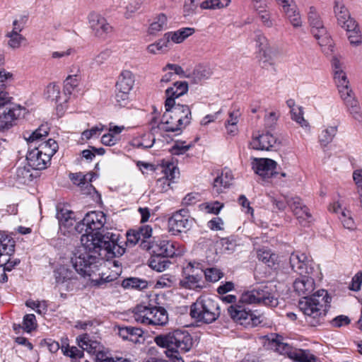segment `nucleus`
I'll return each instance as SVG.
<instances>
[{
  "label": "nucleus",
  "mask_w": 362,
  "mask_h": 362,
  "mask_svg": "<svg viewBox=\"0 0 362 362\" xmlns=\"http://www.w3.org/2000/svg\"><path fill=\"white\" fill-rule=\"evenodd\" d=\"M289 263L292 270L299 274L300 277L293 282L294 291L299 295H305L298 302V308L305 315L307 322L316 327L323 322L325 317L330 308L332 297L325 289H320L310 295L315 289L314 279L310 276L314 268L309 264L307 256L292 253Z\"/></svg>",
  "instance_id": "obj_1"
},
{
  "label": "nucleus",
  "mask_w": 362,
  "mask_h": 362,
  "mask_svg": "<svg viewBox=\"0 0 362 362\" xmlns=\"http://www.w3.org/2000/svg\"><path fill=\"white\" fill-rule=\"evenodd\" d=\"M116 235L101 233L81 235V245L71 257L75 270L81 276H92L102 259H110L124 253V248L116 243Z\"/></svg>",
  "instance_id": "obj_2"
},
{
  "label": "nucleus",
  "mask_w": 362,
  "mask_h": 362,
  "mask_svg": "<svg viewBox=\"0 0 362 362\" xmlns=\"http://www.w3.org/2000/svg\"><path fill=\"white\" fill-rule=\"evenodd\" d=\"M257 304L269 307H276L279 304L276 291L271 284H261L251 291L242 293L237 303L230 305L228 313L237 323L245 327H255L261 320L246 305Z\"/></svg>",
  "instance_id": "obj_3"
},
{
  "label": "nucleus",
  "mask_w": 362,
  "mask_h": 362,
  "mask_svg": "<svg viewBox=\"0 0 362 362\" xmlns=\"http://www.w3.org/2000/svg\"><path fill=\"white\" fill-rule=\"evenodd\" d=\"M49 133L47 124L41 125L28 137H25L29 144L26 160L29 167L35 170H43L47 167L51 158L57 152L58 144L52 139L42 141Z\"/></svg>",
  "instance_id": "obj_4"
},
{
  "label": "nucleus",
  "mask_w": 362,
  "mask_h": 362,
  "mask_svg": "<svg viewBox=\"0 0 362 362\" xmlns=\"http://www.w3.org/2000/svg\"><path fill=\"white\" fill-rule=\"evenodd\" d=\"M181 82L176 81L173 87L165 90L166 112L163 116V129L166 132H175L180 130L181 124V108L180 104L176 105L175 100L181 95Z\"/></svg>",
  "instance_id": "obj_5"
},
{
  "label": "nucleus",
  "mask_w": 362,
  "mask_h": 362,
  "mask_svg": "<svg viewBox=\"0 0 362 362\" xmlns=\"http://www.w3.org/2000/svg\"><path fill=\"white\" fill-rule=\"evenodd\" d=\"M221 315L218 303L207 296H199L190 305L189 315L197 322L210 324L215 322Z\"/></svg>",
  "instance_id": "obj_6"
},
{
  "label": "nucleus",
  "mask_w": 362,
  "mask_h": 362,
  "mask_svg": "<svg viewBox=\"0 0 362 362\" xmlns=\"http://www.w3.org/2000/svg\"><path fill=\"white\" fill-rule=\"evenodd\" d=\"M132 313L134 320L145 325L163 326L168 322L167 311L162 307L141 304Z\"/></svg>",
  "instance_id": "obj_7"
},
{
  "label": "nucleus",
  "mask_w": 362,
  "mask_h": 362,
  "mask_svg": "<svg viewBox=\"0 0 362 362\" xmlns=\"http://www.w3.org/2000/svg\"><path fill=\"white\" fill-rule=\"evenodd\" d=\"M155 342L161 347L166 348V356L171 362H181L180 346L181 343V332L175 330L167 335H159L155 337Z\"/></svg>",
  "instance_id": "obj_8"
},
{
  "label": "nucleus",
  "mask_w": 362,
  "mask_h": 362,
  "mask_svg": "<svg viewBox=\"0 0 362 362\" xmlns=\"http://www.w3.org/2000/svg\"><path fill=\"white\" fill-rule=\"evenodd\" d=\"M106 223V216L102 211L87 213L85 217L74 226V229L82 235L98 233L94 230L101 229Z\"/></svg>",
  "instance_id": "obj_9"
},
{
  "label": "nucleus",
  "mask_w": 362,
  "mask_h": 362,
  "mask_svg": "<svg viewBox=\"0 0 362 362\" xmlns=\"http://www.w3.org/2000/svg\"><path fill=\"white\" fill-rule=\"evenodd\" d=\"M308 22L311 28V33L317 40L320 46L332 47V39L324 26L319 14L315 7L311 6L308 13Z\"/></svg>",
  "instance_id": "obj_10"
},
{
  "label": "nucleus",
  "mask_w": 362,
  "mask_h": 362,
  "mask_svg": "<svg viewBox=\"0 0 362 362\" xmlns=\"http://www.w3.org/2000/svg\"><path fill=\"white\" fill-rule=\"evenodd\" d=\"M211 75V69L203 65L196 66L192 70H182V77L188 79L187 81H182V95L187 93L189 84H198L202 80L209 78Z\"/></svg>",
  "instance_id": "obj_11"
},
{
  "label": "nucleus",
  "mask_w": 362,
  "mask_h": 362,
  "mask_svg": "<svg viewBox=\"0 0 362 362\" xmlns=\"http://www.w3.org/2000/svg\"><path fill=\"white\" fill-rule=\"evenodd\" d=\"M287 204L290 209L298 220L299 223L305 227L308 226L311 221L312 215L308 206L304 204L298 197L287 196Z\"/></svg>",
  "instance_id": "obj_12"
},
{
  "label": "nucleus",
  "mask_w": 362,
  "mask_h": 362,
  "mask_svg": "<svg viewBox=\"0 0 362 362\" xmlns=\"http://www.w3.org/2000/svg\"><path fill=\"white\" fill-rule=\"evenodd\" d=\"M178 163L168 162L161 166V172L164 176L158 179L156 186L161 192H167L173 188L171 185L174 183L175 178H179L180 169L177 166Z\"/></svg>",
  "instance_id": "obj_13"
},
{
  "label": "nucleus",
  "mask_w": 362,
  "mask_h": 362,
  "mask_svg": "<svg viewBox=\"0 0 362 362\" xmlns=\"http://www.w3.org/2000/svg\"><path fill=\"white\" fill-rule=\"evenodd\" d=\"M88 23L93 35L98 38H105L112 30V26L100 13L91 12L88 16Z\"/></svg>",
  "instance_id": "obj_14"
},
{
  "label": "nucleus",
  "mask_w": 362,
  "mask_h": 362,
  "mask_svg": "<svg viewBox=\"0 0 362 362\" xmlns=\"http://www.w3.org/2000/svg\"><path fill=\"white\" fill-rule=\"evenodd\" d=\"M250 147L259 151H276L281 146V141L269 132L252 136Z\"/></svg>",
  "instance_id": "obj_15"
},
{
  "label": "nucleus",
  "mask_w": 362,
  "mask_h": 362,
  "mask_svg": "<svg viewBox=\"0 0 362 362\" xmlns=\"http://www.w3.org/2000/svg\"><path fill=\"white\" fill-rule=\"evenodd\" d=\"M277 163L271 158H254L252 162V168L255 173L264 178H269L278 173L275 171Z\"/></svg>",
  "instance_id": "obj_16"
},
{
  "label": "nucleus",
  "mask_w": 362,
  "mask_h": 362,
  "mask_svg": "<svg viewBox=\"0 0 362 362\" xmlns=\"http://www.w3.org/2000/svg\"><path fill=\"white\" fill-rule=\"evenodd\" d=\"M257 42L259 44L260 53V64L262 68L267 69L268 66L274 64V59L278 52L274 47L269 45L267 40L264 36L259 35Z\"/></svg>",
  "instance_id": "obj_17"
},
{
  "label": "nucleus",
  "mask_w": 362,
  "mask_h": 362,
  "mask_svg": "<svg viewBox=\"0 0 362 362\" xmlns=\"http://www.w3.org/2000/svg\"><path fill=\"white\" fill-rule=\"evenodd\" d=\"M334 12L337 20V23L344 29H353L356 26V21L351 17L343 0H334Z\"/></svg>",
  "instance_id": "obj_18"
},
{
  "label": "nucleus",
  "mask_w": 362,
  "mask_h": 362,
  "mask_svg": "<svg viewBox=\"0 0 362 362\" xmlns=\"http://www.w3.org/2000/svg\"><path fill=\"white\" fill-rule=\"evenodd\" d=\"M57 218L59 221V228L64 234L72 230L76 231L74 227L76 223V217L72 211L62 208L58 210Z\"/></svg>",
  "instance_id": "obj_19"
},
{
  "label": "nucleus",
  "mask_w": 362,
  "mask_h": 362,
  "mask_svg": "<svg viewBox=\"0 0 362 362\" xmlns=\"http://www.w3.org/2000/svg\"><path fill=\"white\" fill-rule=\"evenodd\" d=\"M20 115V106L6 107V110L0 113V130L8 129L11 127L13 122Z\"/></svg>",
  "instance_id": "obj_20"
},
{
  "label": "nucleus",
  "mask_w": 362,
  "mask_h": 362,
  "mask_svg": "<svg viewBox=\"0 0 362 362\" xmlns=\"http://www.w3.org/2000/svg\"><path fill=\"white\" fill-rule=\"evenodd\" d=\"M13 76L11 73L6 71L5 69L0 70V107L12 105L13 98L9 93L5 90V83L8 81H12Z\"/></svg>",
  "instance_id": "obj_21"
},
{
  "label": "nucleus",
  "mask_w": 362,
  "mask_h": 362,
  "mask_svg": "<svg viewBox=\"0 0 362 362\" xmlns=\"http://www.w3.org/2000/svg\"><path fill=\"white\" fill-rule=\"evenodd\" d=\"M135 83L134 74L129 70H123L119 74L116 83L117 90H123L124 92H131Z\"/></svg>",
  "instance_id": "obj_22"
},
{
  "label": "nucleus",
  "mask_w": 362,
  "mask_h": 362,
  "mask_svg": "<svg viewBox=\"0 0 362 362\" xmlns=\"http://www.w3.org/2000/svg\"><path fill=\"white\" fill-rule=\"evenodd\" d=\"M56 283L57 285H64L67 288L70 287V283L75 279V273L64 266H61L54 271Z\"/></svg>",
  "instance_id": "obj_23"
},
{
  "label": "nucleus",
  "mask_w": 362,
  "mask_h": 362,
  "mask_svg": "<svg viewBox=\"0 0 362 362\" xmlns=\"http://www.w3.org/2000/svg\"><path fill=\"white\" fill-rule=\"evenodd\" d=\"M153 252L157 256L164 257H173L175 254L174 246L172 243L167 240H161L153 247Z\"/></svg>",
  "instance_id": "obj_24"
},
{
  "label": "nucleus",
  "mask_w": 362,
  "mask_h": 362,
  "mask_svg": "<svg viewBox=\"0 0 362 362\" xmlns=\"http://www.w3.org/2000/svg\"><path fill=\"white\" fill-rule=\"evenodd\" d=\"M232 172L229 170L223 171L221 175H218L214 181L213 187L216 193L220 194L223 192L222 187L227 188L230 185V182L233 180Z\"/></svg>",
  "instance_id": "obj_25"
},
{
  "label": "nucleus",
  "mask_w": 362,
  "mask_h": 362,
  "mask_svg": "<svg viewBox=\"0 0 362 362\" xmlns=\"http://www.w3.org/2000/svg\"><path fill=\"white\" fill-rule=\"evenodd\" d=\"M167 16L163 13L159 14L149 25L147 29V34L151 36H156L159 32L162 31L165 28L167 25Z\"/></svg>",
  "instance_id": "obj_26"
},
{
  "label": "nucleus",
  "mask_w": 362,
  "mask_h": 362,
  "mask_svg": "<svg viewBox=\"0 0 362 362\" xmlns=\"http://www.w3.org/2000/svg\"><path fill=\"white\" fill-rule=\"evenodd\" d=\"M44 95L47 99L54 101L57 104H62L67 101L66 97L63 100L62 99L60 87L56 83H49L46 87Z\"/></svg>",
  "instance_id": "obj_27"
},
{
  "label": "nucleus",
  "mask_w": 362,
  "mask_h": 362,
  "mask_svg": "<svg viewBox=\"0 0 362 362\" xmlns=\"http://www.w3.org/2000/svg\"><path fill=\"white\" fill-rule=\"evenodd\" d=\"M257 258L259 261L273 268L277 264L278 255L272 253L270 250L262 248L257 250Z\"/></svg>",
  "instance_id": "obj_28"
},
{
  "label": "nucleus",
  "mask_w": 362,
  "mask_h": 362,
  "mask_svg": "<svg viewBox=\"0 0 362 362\" xmlns=\"http://www.w3.org/2000/svg\"><path fill=\"white\" fill-rule=\"evenodd\" d=\"M337 77L340 78V79L335 81V83L337 86L341 98L344 101L345 98L350 97L352 94H354V93L352 90L349 88V82L347 80L346 74H342L341 76L337 75Z\"/></svg>",
  "instance_id": "obj_29"
},
{
  "label": "nucleus",
  "mask_w": 362,
  "mask_h": 362,
  "mask_svg": "<svg viewBox=\"0 0 362 362\" xmlns=\"http://www.w3.org/2000/svg\"><path fill=\"white\" fill-rule=\"evenodd\" d=\"M6 37L8 38V46L13 49H18L22 45H25L27 43L26 38L21 33L8 32L6 34Z\"/></svg>",
  "instance_id": "obj_30"
},
{
  "label": "nucleus",
  "mask_w": 362,
  "mask_h": 362,
  "mask_svg": "<svg viewBox=\"0 0 362 362\" xmlns=\"http://www.w3.org/2000/svg\"><path fill=\"white\" fill-rule=\"evenodd\" d=\"M281 339V337L278 334H272L271 337L268 338V340L270 341L272 347L281 354L290 353V346L286 343L282 342Z\"/></svg>",
  "instance_id": "obj_31"
},
{
  "label": "nucleus",
  "mask_w": 362,
  "mask_h": 362,
  "mask_svg": "<svg viewBox=\"0 0 362 362\" xmlns=\"http://www.w3.org/2000/svg\"><path fill=\"white\" fill-rule=\"evenodd\" d=\"M170 264L166 257L156 255L150 259L148 265L152 269L162 272L169 267Z\"/></svg>",
  "instance_id": "obj_32"
},
{
  "label": "nucleus",
  "mask_w": 362,
  "mask_h": 362,
  "mask_svg": "<svg viewBox=\"0 0 362 362\" xmlns=\"http://www.w3.org/2000/svg\"><path fill=\"white\" fill-rule=\"evenodd\" d=\"M168 229L173 235L181 232V210L177 211L168 220Z\"/></svg>",
  "instance_id": "obj_33"
},
{
  "label": "nucleus",
  "mask_w": 362,
  "mask_h": 362,
  "mask_svg": "<svg viewBox=\"0 0 362 362\" xmlns=\"http://www.w3.org/2000/svg\"><path fill=\"white\" fill-rule=\"evenodd\" d=\"M291 358L298 362H315L317 360V358L309 350L303 349L295 350L292 353Z\"/></svg>",
  "instance_id": "obj_34"
},
{
  "label": "nucleus",
  "mask_w": 362,
  "mask_h": 362,
  "mask_svg": "<svg viewBox=\"0 0 362 362\" xmlns=\"http://www.w3.org/2000/svg\"><path fill=\"white\" fill-rule=\"evenodd\" d=\"M14 329L16 330L17 328H22L24 331L27 332H30L34 330L37 327V322L35 319V316L33 314H27L24 316L22 325H18V326L14 325Z\"/></svg>",
  "instance_id": "obj_35"
},
{
  "label": "nucleus",
  "mask_w": 362,
  "mask_h": 362,
  "mask_svg": "<svg viewBox=\"0 0 362 362\" xmlns=\"http://www.w3.org/2000/svg\"><path fill=\"white\" fill-rule=\"evenodd\" d=\"M337 132V127H329L322 131L319 136V141L323 146L331 143Z\"/></svg>",
  "instance_id": "obj_36"
},
{
  "label": "nucleus",
  "mask_w": 362,
  "mask_h": 362,
  "mask_svg": "<svg viewBox=\"0 0 362 362\" xmlns=\"http://www.w3.org/2000/svg\"><path fill=\"white\" fill-rule=\"evenodd\" d=\"M78 344L83 351L88 353L93 352L97 348V342L91 341L87 334H83L77 338Z\"/></svg>",
  "instance_id": "obj_37"
},
{
  "label": "nucleus",
  "mask_w": 362,
  "mask_h": 362,
  "mask_svg": "<svg viewBox=\"0 0 362 362\" xmlns=\"http://www.w3.org/2000/svg\"><path fill=\"white\" fill-rule=\"evenodd\" d=\"M136 232L139 233V240L141 241V246L146 250H149L151 246L147 242V239L150 238L152 235V229L148 226L141 227Z\"/></svg>",
  "instance_id": "obj_38"
},
{
  "label": "nucleus",
  "mask_w": 362,
  "mask_h": 362,
  "mask_svg": "<svg viewBox=\"0 0 362 362\" xmlns=\"http://www.w3.org/2000/svg\"><path fill=\"white\" fill-rule=\"evenodd\" d=\"M168 47L163 38H161L148 45L146 47V51L150 54H160L165 53V49Z\"/></svg>",
  "instance_id": "obj_39"
},
{
  "label": "nucleus",
  "mask_w": 362,
  "mask_h": 362,
  "mask_svg": "<svg viewBox=\"0 0 362 362\" xmlns=\"http://www.w3.org/2000/svg\"><path fill=\"white\" fill-rule=\"evenodd\" d=\"M230 0H205L200 4L201 9H216L227 6Z\"/></svg>",
  "instance_id": "obj_40"
},
{
  "label": "nucleus",
  "mask_w": 362,
  "mask_h": 362,
  "mask_svg": "<svg viewBox=\"0 0 362 362\" xmlns=\"http://www.w3.org/2000/svg\"><path fill=\"white\" fill-rule=\"evenodd\" d=\"M147 281L144 280H141L137 278H129L124 279L122 281V286L124 288H136V289H143L146 288Z\"/></svg>",
  "instance_id": "obj_41"
},
{
  "label": "nucleus",
  "mask_w": 362,
  "mask_h": 362,
  "mask_svg": "<svg viewBox=\"0 0 362 362\" xmlns=\"http://www.w3.org/2000/svg\"><path fill=\"white\" fill-rule=\"evenodd\" d=\"M201 280L202 277L198 274L188 275L185 277V281H182V287L189 289H201L203 288V286L199 284Z\"/></svg>",
  "instance_id": "obj_42"
},
{
  "label": "nucleus",
  "mask_w": 362,
  "mask_h": 362,
  "mask_svg": "<svg viewBox=\"0 0 362 362\" xmlns=\"http://www.w3.org/2000/svg\"><path fill=\"white\" fill-rule=\"evenodd\" d=\"M78 82L79 80L76 74L68 76L64 81V94L71 95L74 89L78 86Z\"/></svg>",
  "instance_id": "obj_43"
},
{
  "label": "nucleus",
  "mask_w": 362,
  "mask_h": 362,
  "mask_svg": "<svg viewBox=\"0 0 362 362\" xmlns=\"http://www.w3.org/2000/svg\"><path fill=\"white\" fill-rule=\"evenodd\" d=\"M163 40L168 47H170L172 44H179L181 42V30L165 33Z\"/></svg>",
  "instance_id": "obj_44"
},
{
  "label": "nucleus",
  "mask_w": 362,
  "mask_h": 362,
  "mask_svg": "<svg viewBox=\"0 0 362 362\" xmlns=\"http://www.w3.org/2000/svg\"><path fill=\"white\" fill-rule=\"evenodd\" d=\"M202 272H204L206 280L210 282H216L223 276V272L215 267L207 268L204 271H202Z\"/></svg>",
  "instance_id": "obj_45"
},
{
  "label": "nucleus",
  "mask_w": 362,
  "mask_h": 362,
  "mask_svg": "<svg viewBox=\"0 0 362 362\" xmlns=\"http://www.w3.org/2000/svg\"><path fill=\"white\" fill-rule=\"evenodd\" d=\"M30 167L27 166H19L16 169V179L21 182H25L31 180L32 173L30 171Z\"/></svg>",
  "instance_id": "obj_46"
},
{
  "label": "nucleus",
  "mask_w": 362,
  "mask_h": 362,
  "mask_svg": "<svg viewBox=\"0 0 362 362\" xmlns=\"http://www.w3.org/2000/svg\"><path fill=\"white\" fill-rule=\"evenodd\" d=\"M144 331L137 327H131V332H129L127 340L134 344H141L144 339L143 337Z\"/></svg>",
  "instance_id": "obj_47"
},
{
  "label": "nucleus",
  "mask_w": 362,
  "mask_h": 362,
  "mask_svg": "<svg viewBox=\"0 0 362 362\" xmlns=\"http://www.w3.org/2000/svg\"><path fill=\"white\" fill-rule=\"evenodd\" d=\"M347 32L348 39L351 45H358L361 42V37L360 35V30L356 23V28L353 29H345Z\"/></svg>",
  "instance_id": "obj_48"
},
{
  "label": "nucleus",
  "mask_w": 362,
  "mask_h": 362,
  "mask_svg": "<svg viewBox=\"0 0 362 362\" xmlns=\"http://www.w3.org/2000/svg\"><path fill=\"white\" fill-rule=\"evenodd\" d=\"M62 350L64 355L72 358H82L83 356V350L76 346H62Z\"/></svg>",
  "instance_id": "obj_49"
},
{
  "label": "nucleus",
  "mask_w": 362,
  "mask_h": 362,
  "mask_svg": "<svg viewBox=\"0 0 362 362\" xmlns=\"http://www.w3.org/2000/svg\"><path fill=\"white\" fill-rule=\"evenodd\" d=\"M339 219L344 228L350 230H353L355 228V223L354 219L351 216L350 211L342 210L341 211Z\"/></svg>",
  "instance_id": "obj_50"
},
{
  "label": "nucleus",
  "mask_w": 362,
  "mask_h": 362,
  "mask_svg": "<svg viewBox=\"0 0 362 362\" xmlns=\"http://www.w3.org/2000/svg\"><path fill=\"white\" fill-rule=\"evenodd\" d=\"M199 0H185L184 5V16H191L196 13Z\"/></svg>",
  "instance_id": "obj_51"
},
{
  "label": "nucleus",
  "mask_w": 362,
  "mask_h": 362,
  "mask_svg": "<svg viewBox=\"0 0 362 362\" xmlns=\"http://www.w3.org/2000/svg\"><path fill=\"white\" fill-rule=\"evenodd\" d=\"M103 130V126L102 124L92 127L90 129L85 130L82 133V139L88 140L91 138L98 136Z\"/></svg>",
  "instance_id": "obj_52"
},
{
  "label": "nucleus",
  "mask_w": 362,
  "mask_h": 362,
  "mask_svg": "<svg viewBox=\"0 0 362 362\" xmlns=\"http://www.w3.org/2000/svg\"><path fill=\"white\" fill-rule=\"evenodd\" d=\"M120 272L121 271L115 272L110 275H106L105 273H103L100 277L95 279H92V281L95 285H101L104 283L111 282L117 279Z\"/></svg>",
  "instance_id": "obj_53"
},
{
  "label": "nucleus",
  "mask_w": 362,
  "mask_h": 362,
  "mask_svg": "<svg viewBox=\"0 0 362 362\" xmlns=\"http://www.w3.org/2000/svg\"><path fill=\"white\" fill-rule=\"evenodd\" d=\"M353 179L358 187V193L360 196L361 207L362 208V170H354Z\"/></svg>",
  "instance_id": "obj_54"
},
{
  "label": "nucleus",
  "mask_w": 362,
  "mask_h": 362,
  "mask_svg": "<svg viewBox=\"0 0 362 362\" xmlns=\"http://www.w3.org/2000/svg\"><path fill=\"white\" fill-rule=\"evenodd\" d=\"M350 322L349 317L343 315H338L330 321L331 325L334 327H341L350 324Z\"/></svg>",
  "instance_id": "obj_55"
},
{
  "label": "nucleus",
  "mask_w": 362,
  "mask_h": 362,
  "mask_svg": "<svg viewBox=\"0 0 362 362\" xmlns=\"http://www.w3.org/2000/svg\"><path fill=\"white\" fill-rule=\"evenodd\" d=\"M111 50L105 49L101 51L97 56L93 59L94 62L96 65L100 66L104 64L111 56Z\"/></svg>",
  "instance_id": "obj_56"
},
{
  "label": "nucleus",
  "mask_w": 362,
  "mask_h": 362,
  "mask_svg": "<svg viewBox=\"0 0 362 362\" xmlns=\"http://www.w3.org/2000/svg\"><path fill=\"white\" fill-rule=\"evenodd\" d=\"M291 118L292 119L295 120L296 122L300 124L302 127H307L308 123L307 121L304 119L303 115V111L300 108L298 109V112H296L294 108H292L291 110Z\"/></svg>",
  "instance_id": "obj_57"
},
{
  "label": "nucleus",
  "mask_w": 362,
  "mask_h": 362,
  "mask_svg": "<svg viewBox=\"0 0 362 362\" xmlns=\"http://www.w3.org/2000/svg\"><path fill=\"white\" fill-rule=\"evenodd\" d=\"M129 92H124L123 90H117L115 99L117 103L119 106H124L127 104L129 98Z\"/></svg>",
  "instance_id": "obj_58"
},
{
  "label": "nucleus",
  "mask_w": 362,
  "mask_h": 362,
  "mask_svg": "<svg viewBox=\"0 0 362 362\" xmlns=\"http://www.w3.org/2000/svg\"><path fill=\"white\" fill-rule=\"evenodd\" d=\"M193 346V339L191 335L185 331H182V351H188Z\"/></svg>",
  "instance_id": "obj_59"
},
{
  "label": "nucleus",
  "mask_w": 362,
  "mask_h": 362,
  "mask_svg": "<svg viewBox=\"0 0 362 362\" xmlns=\"http://www.w3.org/2000/svg\"><path fill=\"white\" fill-rule=\"evenodd\" d=\"M332 66L334 70V81L340 79V78L337 77V75L341 76L342 74H346L343 71L341 64L339 60L337 57H334L332 61Z\"/></svg>",
  "instance_id": "obj_60"
},
{
  "label": "nucleus",
  "mask_w": 362,
  "mask_h": 362,
  "mask_svg": "<svg viewBox=\"0 0 362 362\" xmlns=\"http://www.w3.org/2000/svg\"><path fill=\"white\" fill-rule=\"evenodd\" d=\"M141 7V4L139 1L129 4L126 7V11L124 12V17L126 18H131L133 17L134 13L137 11Z\"/></svg>",
  "instance_id": "obj_61"
},
{
  "label": "nucleus",
  "mask_w": 362,
  "mask_h": 362,
  "mask_svg": "<svg viewBox=\"0 0 362 362\" xmlns=\"http://www.w3.org/2000/svg\"><path fill=\"white\" fill-rule=\"evenodd\" d=\"M283 8L284 11L288 18H291L293 15H297L298 13L296 11V6L292 2H288L287 4H282L280 5Z\"/></svg>",
  "instance_id": "obj_62"
},
{
  "label": "nucleus",
  "mask_w": 362,
  "mask_h": 362,
  "mask_svg": "<svg viewBox=\"0 0 362 362\" xmlns=\"http://www.w3.org/2000/svg\"><path fill=\"white\" fill-rule=\"evenodd\" d=\"M94 177V173H88L86 175H83L81 173H78V175H75L74 177H79V182L78 183V186H83L85 185H89L92 187L90 182Z\"/></svg>",
  "instance_id": "obj_63"
},
{
  "label": "nucleus",
  "mask_w": 362,
  "mask_h": 362,
  "mask_svg": "<svg viewBox=\"0 0 362 362\" xmlns=\"http://www.w3.org/2000/svg\"><path fill=\"white\" fill-rule=\"evenodd\" d=\"M362 284V272H357L352 279L350 289L354 291H358Z\"/></svg>",
  "instance_id": "obj_64"
}]
</instances>
